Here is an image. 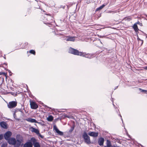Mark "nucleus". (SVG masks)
Instances as JSON below:
<instances>
[{"instance_id":"1","label":"nucleus","mask_w":147,"mask_h":147,"mask_svg":"<svg viewBox=\"0 0 147 147\" xmlns=\"http://www.w3.org/2000/svg\"><path fill=\"white\" fill-rule=\"evenodd\" d=\"M68 52L75 55L82 56L88 59H91L94 57L93 54L80 52L78 50L71 47L69 48Z\"/></svg>"},{"instance_id":"2","label":"nucleus","mask_w":147,"mask_h":147,"mask_svg":"<svg viewBox=\"0 0 147 147\" xmlns=\"http://www.w3.org/2000/svg\"><path fill=\"white\" fill-rule=\"evenodd\" d=\"M18 139L16 141L15 138H11L9 139L8 140V142L10 144H12L13 145H15L16 144L17 147H19L21 144V142L23 141V139L20 135H18L16 137Z\"/></svg>"},{"instance_id":"3","label":"nucleus","mask_w":147,"mask_h":147,"mask_svg":"<svg viewBox=\"0 0 147 147\" xmlns=\"http://www.w3.org/2000/svg\"><path fill=\"white\" fill-rule=\"evenodd\" d=\"M53 16L51 15L45 13L43 20L44 21V22H46V21L49 22H47V23H45V24H47L49 25H51V24L50 22H52L51 21L53 20Z\"/></svg>"},{"instance_id":"4","label":"nucleus","mask_w":147,"mask_h":147,"mask_svg":"<svg viewBox=\"0 0 147 147\" xmlns=\"http://www.w3.org/2000/svg\"><path fill=\"white\" fill-rule=\"evenodd\" d=\"M82 137L84 139L85 142L87 144L91 143L90 137L85 132L83 134Z\"/></svg>"},{"instance_id":"5","label":"nucleus","mask_w":147,"mask_h":147,"mask_svg":"<svg viewBox=\"0 0 147 147\" xmlns=\"http://www.w3.org/2000/svg\"><path fill=\"white\" fill-rule=\"evenodd\" d=\"M30 107L31 109H36L38 108V105L36 102L32 100L31 99L30 100Z\"/></svg>"},{"instance_id":"6","label":"nucleus","mask_w":147,"mask_h":147,"mask_svg":"<svg viewBox=\"0 0 147 147\" xmlns=\"http://www.w3.org/2000/svg\"><path fill=\"white\" fill-rule=\"evenodd\" d=\"M17 102L16 101H12L9 102L7 104L8 107L9 109L15 107L17 105Z\"/></svg>"},{"instance_id":"7","label":"nucleus","mask_w":147,"mask_h":147,"mask_svg":"<svg viewBox=\"0 0 147 147\" xmlns=\"http://www.w3.org/2000/svg\"><path fill=\"white\" fill-rule=\"evenodd\" d=\"M30 141L34 145V147H40L39 143L37 142V140L35 138H32L30 139Z\"/></svg>"},{"instance_id":"8","label":"nucleus","mask_w":147,"mask_h":147,"mask_svg":"<svg viewBox=\"0 0 147 147\" xmlns=\"http://www.w3.org/2000/svg\"><path fill=\"white\" fill-rule=\"evenodd\" d=\"M65 40L67 41L74 42L75 40L76 37L75 36H65Z\"/></svg>"},{"instance_id":"9","label":"nucleus","mask_w":147,"mask_h":147,"mask_svg":"<svg viewBox=\"0 0 147 147\" xmlns=\"http://www.w3.org/2000/svg\"><path fill=\"white\" fill-rule=\"evenodd\" d=\"M11 135L12 133L11 131H7L5 134L4 137L6 140H8Z\"/></svg>"},{"instance_id":"10","label":"nucleus","mask_w":147,"mask_h":147,"mask_svg":"<svg viewBox=\"0 0 147 147\" xmlns=\"http://www.w3.org/2000/svg\"><path fill=\"white\" fill-rule=\"evenodd\" d=\"M53 129L54 130H55L56 132L58 134L61 136H62L63 135V132L60 131L56 125H54L53 127Z\"/></svg>"},{"instance_id":"11","label":"nucleus","mask_w":147,"mask_h":147,"mask_svg":"<svg viewBox=\"0 0 147 147\" xmlns=\"http://www.w3.org/2000/svg\"><path fill=\"white\" fill-rule=\"evenodd\" d=\"M32 143L30 142H28L26 143L24 145V147H32Z\"/></svg>"},{"instance_id":"12","label":"nucleus","mask_w":147,"mask_h":147,"mask_svg":"<svg viewBox=\"0 0 147 147\" xmlns=\"http://www.w3.org/2000/svg\"><path fill=\"white\" fill-rule=\"evenodd\" d=\"M88 134L91 136L96 137L98 136V133L93 131H92L88 133Z\"/></svg>"},{"instance_id":"13","label":"nucleus","mask_w":147,"mask_h":147,"mask_svg":"<svg viewBox=\"0 0 147 147\" xmlns=\"http://www.w3.org/2000/svg\"><path fill=\"white\" fill-rule=\"evenodd\" d=\"M140 23V22L138 21L136 23L134 24L133 26V28H134V30L136 32H137L139 30V29L138 28V26L137 25V24H139Z\"/></svg>"},{"instance_id":"14","label":"nucleus","mask_w":147,"mask_h":147,"mask_svg":"<svg viewBox=\"0 0 147 147\" xmlns=\"http://www.w3.org/2000/svg\"><path fill=\"white\" fill-rule=\"evenodd\" d=\"M104 142L103 138L101 137L98 140V143L100 146L103 145Z\"/></svg>"},{"instance_id":"15","label":"nucleus","mask_w":147,"mask_h":147,"mask_svg":"<svg viewBox=\"0 0 147 147\" xmlns=\"http://www.w3.org/2000/svg\"><path fill=\"white\" fill-rule=\"evenodd\" d=\"M27 121L31 123H37V121L35 119H32L30 118H29L26 119Z\"/></svg>"},{"instance_id":"16","label":"nucleus","mask_w":147,"mask_h":147,"mask_svg":"<svg viewBox=\"0 0 147 147\" xmlns=\"http://www.w3.org/2000/svg\"><path fill=\"white\" fill-rule=\"evenodd\" d=\"M0 125L3 128L7 129V123L4 121L1 122L0 123Z\"/></svg>"},{"instance_id":"17","label":"nucleus","mask_w":147,"mask_h":147,"mask_svg":"<svg viewBox=\"0 0 147 147\" xmlns=\"http://www.w3.org/2000/svg\"><path fill=\"white\" fill-rule=\"evenodd\" d=\"M103 147H115V146H112L111 145V142L109 140L107 141L106 146Z\"/></svg>"},{"instance_id":"18","label":"nucleus","mask_w":147,"mask_h":147,"mask_svg":"<svg viewBox=\"0 0 147 147\" xmlns=\"http://www.w3.org/2000/svg\"><path fill=\"white\" fill-rule=\"evenodd\" d=\"M31 129H32L31 130V131L35 133L37 135L38 134H39V131L38 129L33 127H32Z\"/></svg>"},{"instance_id":"19","label":"nucleus","mask_w":147,"mask_h":147,"mask_svg":"<svg viewBox=\"0 0 147 147\" xmlns=\"http://www.w3.org/2000/svg\"><path fill=\"white\" fill-rule=\"evenodd\" d=\"M53 119V117L52 115H49L47 118V120L48 121H52Z\"/></svg>"},{"instance_id":"20","label":"nucleus","mask_w":147,"mask_h":147,"mask_svg":"<svg viewBox=\"0 0 147 147\" xmlns=\"http://www.w3.org/2000/svg\"><path fill=\"white\" fill-rule=\"evenodd\" d=\"M105 5L104 4H103L102 5L100 6L99 7L97 8L96 9V11H98L101 9L105 6Z\"/></svg>"},{"instance_id":"21","label":"nucleus","mask_w":147,"mask_h":147,"mask_svg":"<svg viewBox=\"0 0 147 147\" xmlns=\"http://www.w3.org/2000/svg\"><path fill=\"white\" fill-rule=\"evenodd\" d=\"M28 42H25L22 44V49H25L26 47L28 45Z\"/></svg>"},{"instance_id":"22","label":"nucleus","mask_w":147,"mask_h":147,"mask_svg":"<svg viewBox=\"0 0 147 147\" xmlns=\"http://www.w3.org/2000/svg\"><path fill=\"white\" fill-rule=\"evenodd\" d=\"M124 19L125 20L129 21L132 20V18L130 17V16H129L125 17V18Z\"/></svg>"},{"instance_id":"23","label":"nucleus","mask_w":147,"mask_h":147,"mask_svg":"<svg viewBox=\"0 0 147 147\" xmlns=\"http://www.w3.org/2000/svg\"><path fill=\"white\" fill-rule=\"evenodd\" d=\"M138 40V42L141 43V45H142L143 43V40H141L139 37H138L137 38Z\"/></svg>"},{"instance_id":"24","label":"nucleus","mask_w":147,"mask_h":147,"mask_svg":"<svg viewBox=\"0 0 147 147\" xmlns=\"http://www.w3.org/2000/svg\"><path fill=\"white\" fill-rule=\"evenodd\" d=\"M29 53L31 54L34 55H36V52L35 51L33 50H30Z\"/></svg>"},{"instance_id":"25","label":"nucleus","mask_w":147,"mask_h":147,"mask_svg":"<svg viewBox=\"0 0 147 147\" xmlns=\"http://www.w3.org/2000/svg\"><path fill=\"white\" fill-rule=\"evenodd\" d=\"M140 90L141 92H147V91L146 90H142L141 88H140Z\"/></svg>"},{"instance_id":"26","label":"nucleus","mask_w":147,"mask_h":147,"mask_svg":"<svg viewBox=\"0 0 147 147\" xmlns=\"http://www.w3.org/2000/svg\"><path fill=\"white\" fill-rule=\"evenodd\" d=\"M86 3L87 4H89L90 3V0H86Z\"/></svg>"},{"instance_id":"27","label":"nucleus","mask_w":147,"mask_h":147,"mask_svg":"<svg viewBox=\"0 0 147 147\" xmlns=\"http://www.w3.org/2000/svg\"><path fill=\"white\" fill-rule=\"evenodd\" d=\"M37 135H38L41 138H43V137L41 135V134L39 132V134H38Z\"/></svg>"},{"instance_id":"28","label":"nucleus","mask_w":147,"mask_h":147,"mask_svg":"<svg viewBox=\"0 0 147 147\" xmlns=\"http://www.w3.org/2000/svg\"><path fill=\"white\" fill-rule=\"evenodd\" d=\"M3 138V136L1 135H0V140H2Z\"/></svg>"},{"instance_id":"29","label":"nucleus","mask_w":147,"mask_h":147,"mask_svg":"<svg viewBox=\"0 0 147 147\" xmlns=\"http://www.w3.org/2000/svg\"><path fill=\"white\" fill-rule=\"evenodd\" d=\"M1 74L3 75L4 76H6V74L4 72H2L1 73Z\"/></svg>"},{"instance_id":"30","label":"nucleus","mask_w":147,"mask_h":147,"mask_svg":"<svg viewBox=\"0 0 147 147\" xmlns=\"http://www.w3.org/2000/svg\"><path fill=\"white\" fill-rule=\"evenodd\" d=\"M18 111H19L21 112L22 113H23V111L21 109H19Z\"/></svg>"},{"instance_id":"31","label":"nucleus","mask_w":147,"mask_h":147,"mask_svg":"<svg viewBox=\"0 0 147 147\" xmlns=\"http://www.w3.org/2000/svg\"><path fill=\"white\" fill-rule=\"evenodd\" d=\"M16 112L15 111V113H14V118H15V117H16V114H15V113H16V112Z\"/></svg>"},{"instance_id":"32","label":"nucleus","mask_w":147,"mask_h":147,"mask_svg":"<svg viewBox=\"0 0 147 147\" xmlns=\"http://www.w3.org/2000/svg\"><path fill=\"white\" fill-rule=\"evenodd\" d=\"M73 129H74V128H73V129H72V130H73Z\"/></svg>"}]
</instances>
